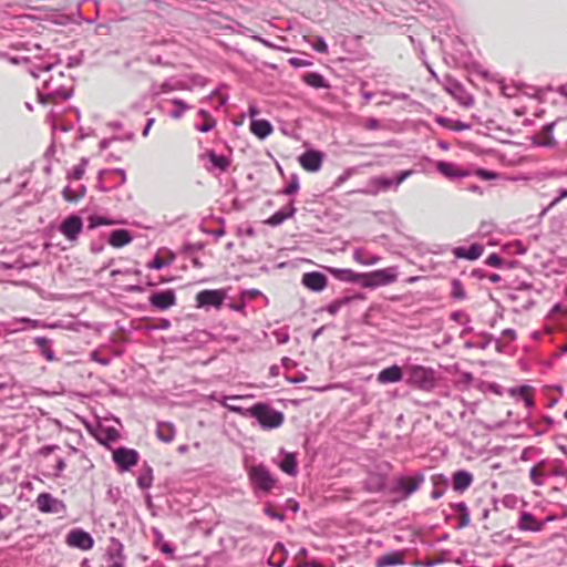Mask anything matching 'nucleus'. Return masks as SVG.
<instances>
[{"label":"nucleus","instance_id":"nucleus-1","mask_svg":"<svg viewBox=\"0 0 567 567\" xmlns=\"http://www.w3.org/2000/svg\"><path fill=\"white\" fill-rule=\"evenodd\" d=\"M29 72L42 83L38 89L39 101L43 104L51 100H66L71 95V79L60 69V65L53 62L40 61L33 63Z\"/></svg>","mask_w":567,"mask_h":567},{"label":"nucleus","instance_id":"nucleus-2","mask_svg":"<svg viewBox=\"0 0 567 567\" xmlns=\"http://www.w3.org/2000/svg\"><path fill=\"white\" fill-rule=\"evenodd\" d=\"M231 412L238 413L243 416L255 417L259 425L265 430L279 427L285 420L284 413L269 406L267 403H257L251 408H230Z\"/></svg>","mask_w":567,"mask_h":567},{"label":"nucleus","instance_id":"nucleus-3","mask_svg":"<svg viewBox=\"0 0 567 567\" xmlns=\"http://www.w3.org/2000/svg\"><path fill=\"white\" fill-rule=\"evenodd\" d=\"M247 473L255 493L268 494L277 484V480L264 464L249 466Z\"/></svg>","mask_w":567,"mask_h":567},{"label":"nucleus","instance_id":"nucleus-4","mask_svg":"<svg viewBox=\"0 0 567 567\" xmlns=\"http://www.w3.org/2000/svg\"><path fill=\"white\" fill-rule=\"evenodd\" d=\"M396 269L394 267H389L385 269L363 274L361 286L363 288H375L379 286H386L394 282L396 280Z\"/></svg>","mask_w":567,"mask_h":567},{"label":"nucleus","instance_id":"nucleus-5","mask_svg":"<svg viewBox=\"0 0 567 567\" xmlns=\"http://www.w3.org/2000/svg\"><path fill=\"white\" fill-rule=\"evenodd\" d=\"M408 383L422 390H429L434 384L433 371L422 365H411L406 370Z\"/></svg>","mask_w":567,"mask_h":567},{"label":"nucleus","instance_id":"nucleus-6","mask_svg":"<svg viewBox=\"0 0 567 567\" xmlns=\"http://www.w3.org/2000/svg\"><path fill=\"white\" fill-rule=\"evenodd\" d=\"M423 482L424 475L422 473H417L412 477L402 476L394 481L393 492L399 493L402 498H408L419 489Z\"/></svg>","mask_w":567,"mask_h":567},{"label":"nucleus","instance_id":"nucleus-7","mask_svg":"<svg viewBox=\"0 0 567 567\" xmlns=\"http://www.w3.org/2000/svg\"><path fill=\"white\" fill-rule=\"evenodd\" d=\"M35 505L41 513L47 514H61L65 513V504L53 497L50 493H41L35 499Z\"/></svg>","mask_w":567,"mask_h":567},{"label":"nucleus","instance_id":"nucleus-8","mask_svg":"<svg viewBox=\"0 0 567 567\" xmlns=\"http://www.w3.org/2000/svg\"><path fill=\"white\" fill-rule=\"evenodd\" d=\"M105 557L109 563L107 567H125L124 546L117 538L112 537L110 539Z\"/></svg>","mask_w":567,"mask_h":567},{"label":"nucleus","instance_id":"nucleus-9","mask_svg":"<svg viewBox=\"0 0 567 567\" xmlns=\"http://www.w3.org/2000/svg\"><path fill=\"white\" fill-rule=\"evenodd\" d=\"M83 229V220L78 215H70L59 226L60 233L69 240L75 241Z\"/></svg>","mask_w":567,"mask_h":567},{"label":"nucleus","instance_id":"nucleus-10","mask_svg":"<svg viewBox=\"0 0 567 567\" xmlns=\"http://www.w3.org/2000/svg\"><path fill=\"white\" fill-rule=\"evenodd\" d=\"M113 461L117 465L120 472H125L137 463L138 453L132 449L118 447L113 451Z\"/></svg>","mask_w":567,"mask_h":567},{"label":"nucleus","instance_id":"nucleus-11","mask_svg":"<svg viewBox=\"0 0 567 567\" xmlns=\"http://www.w3.org/2000/svg\"><path fill=\"white\" fill-rule=\"evenodd\" d=\"M148 302L157 310H167L176 305V293L173 289L156 291L148 297Z\"/></svg>","mask_w":567,"mask_h":567},{"label":"nucleus","instance_id":"nucleus-12","mask_svg":"<svg viewBox=\"0 0 567 567\" xmlns=\"http://www.w3.org/2000/svg\"><path fill=\"white\" fill-rule=\"evenodd\" d=\"M66 544L70 547L79 548L82 550L91 549L94 545L92 536L80 528L72 529L66 536Z\"/></svg>","mask_w":567,"mask_h":567},{"label":"nucleus","instance_id":"nucleus-13","mask_svg":"<svg viewBox=\"0 0 567 567\" xmlns=\"http://www.w3.org/2000/svg\"><path fill=\"white\" fill-rule=\"evenodd\" d=\"M225 299L223 290H203L196 295L197 307L220 308Z\"/></svg>","mask_w":567,"mask_h":567},{"label":"nucleus","instance_id":"nucleus-14","mask_svg":"<svg viewBox=\"0 0 567 567\" xmlns=\"http://www.w3.org/2000/svg\"><path fill=\"white\" fill-rule=\"evenodd\" d=\"M323 155L320 151L308 150L299 156L301 167L308 172H318L322 166Z\"/></svg>","mask_w":567,"mask_h":567},{"label":"nucleus","instance_id":"nucleus-15","mask_svg":"<svg viewBox=\"0 0 567 567\" xmlns=\"http://www.w3.org/2000/svg\"><path fill=\"white\" fill-rule=\"evenodd\" d=\"M302 285L312 291H321L327 287V277L318 271L306 272L302 276Z\"/></svg>","mask_w":567,"mask_h":567},{"label":"nucleus","instance_id":"nucleus-16","mask_svg":"<svg viewBox=\"0 0 567 567\" xmlns=\"http://www.w3.org/2000/svg\"><path fill=\"white\" fill-rule=\"evenodd\" d=\"M403 378L402 369L399 365H391L381 370L377 377V380L381 384L395 383L401 381Z\"/></svg>","mask_w":567,"mask_h":567},{"label":"nucleus","instance_id":"nucleus-17","mask_svg":"<svg viewBox=\"0 0 567 567\" xmlns=\"http://www.w3.org/2000/svg\"><path fill=\"white\" fill-rule=\"evenodd\" d=\"M280 454L282 455V458L278 464L279 468L284 473H286L290 476H296L297 472H298V470H297L298 463H297L296 454L286 452L284 450L280 451Z\"/></svg>","mask_w":567,"mask_h":567},{"label":"nucleus","instance_id":"nucleus-18","mask_svg":"<svg viewBox=\"0 0 567 567\" xmlns=\"http://www.w3.org/2000/svg\"><path fill=\"white\" fill-rule=\"evenodd\" d=\"M473 483V475L465 471L460 470L453 474V488L455 492L463 493Z\"/></svg>","mask_w":567,"mask_h":567},{"label":"nucleus","instance_id":"nucleus-19","mask_svg":"<svg viewBox=\"0 0 567 567\" xmlns=\"http://www.w3.org/2000/svg\"><path fill=\"white\" fill-rule=\"evenodd\" d=\"M328 271L338 280L346 282H358L361 285L363 274H357L351 269L328 268Z\"/></svg>","mask_w":567,"mask_h":567},{"label":"nucleus","instance_id":"nucleus-20","mask_svg":"<svg viewBox=\"0 0 567 567\" xmlns=\"http://www.w3.org/2000/svg\"><path fill=\"white\" fill-rule=\"evenodd\" d=\"M205 156L209 159L213 168L221 173L226 172L231 164V161L228 156L217 154L214 150L206 151Z\"/></svg>","mask_w":567,"mask_h":567},{"label":"nucleus","instance_id":"nucleus-21","mask_svg":"<svg viewBox=\"0 0 567 567\" xmlns=\"http://www.w3.org/2000/svg\"><path fill=\"white\" fill-rule=\"evenodd\" d=\"M404 563V554L403 551H391L385 555L380 556L375 560V567H390L398 566Z\"/></svg>","mask_w":567,"mask_h":567},{"label":"nucleus","instance_id":"nucleus-22","mask_svg":"<svg viewBox=\"0 0 567 567\" xmlns=\"http://www.w3.org/2000/svg\"><path fill=\"white\" fill-rule=\"evenodd\" d=\"M18 323H25L30 328H33V329H35V328H44L45 327V324L42 323L40 320L24 318V317L23 318L13 319V321L4 323V327L7 328L9 333H17L19 331L24 330L23 327H17Z\"/></svg>","mask_w":567,"mask_h":567},{"label":"nucleus","instance_id":"nucleus-23","mask_svg":"<svg viewBox=\"0 0 567 567\" xmlns=\"http://www.w3.org/2000/svg\"><path fill=\"white\" fill-rule=\"evenodd\" d=\"M133 240L131 233L126 229H115L110 234L109 244L115 248H121Z\"/></svg>","mask_w":567,"mask_h":567},{"label":"nucleus","instance_id":"nucleus-24","mask_svg":"<svg viewBox=\"0 0 567 567\" xmlns=\"http://www.w3.org/2000/svg\"><path fill=\"white\" fill-rule=\"evenodd\" d=\"M436 169L447 178L465 177L466 172L460 169L455 164L440 161L436 163Z\"/></svg>","mask_w":567,"mask_h":567},{"label":"nucleus","instance_id":"nucleus-25","mask_svg":"<svg viewBox=\"0 0 567 567\" xmlns=\"http://www.w3.org/2000/svg\"><path fill=\"white\" fill-rule=\"evenodd\" d=\"M295 213L296 208L293 207L292 203H290L287 207L276 212L271 217H269L267 224H269L270 226H279L286 219L292 217Z\"/></svg>","mask_w":567,"mask_h":567},{"label":"nucleus","instance_id":"nucleus-26","mask_svg":"<svg viewBox=\"0 0 567 567\" xmlns=\"http://www.w3.org/2000/svg\"><path fill=\"white\" fill-rule=\"evenodd\" d=\"M369 185L373 187L370 193L375 195L379 192H386L391 187H394V179L385 176H377L370 179Z\"/></svg>","mask_w":567,"mask_h":567},{"label":"nucleus","instance_id":"nucleus-27","mask_svg":"<svg viewBox=\"0 0 567 567\" xmlns=\"http://www.w3.org/2000/svg\"><path fill=\"white\" fill-rule=\"evenodd\" d=\"M97 441L103 445H109L111 443L116 442L120 439V433L114 427H103L101 426L96 434Z\"/></svg>","mask_w":567,"mask_h":567},{"label":"nucleus","instance_id":"nucleus-28","mask_svg":"<svg viewBox=\"0 0 567 567\" xmlns=\"http://www.w3.org/2000/svg\"><path fill=\"white\" fill-rule=\"evenodd\" d=\"M250 131L259 138L267 137L272 132V126L267 120H252Z\"/></svg>","mask_w":567,"mask_h":567},{"label":"nucleus","instance_id":"nucleus-29","mask_svg":"<svg viewBox=\"0 0 567 567\" xmlns=\"http://www.w3.org/2000/svg\"><path fill=\"white\" fill-rule=\"evenodd\" d=\"M156 435L159 441L164 443H169L173 441L175 436V427L172 423L168 422H159L156 429Z\"/></svg>","mask_w":567,"mask_h":567},{"label":"nucleus","instance_id":"nucleus-30","mask_svg":"<svg viewBox=\"0 0 567 567\" xmlns=\"http://www.w3.org/2000/svg\"><path fill=\"white\" fill-rule=\"evenodd\" d=\"M34 343L38 346L40 353L50 362L56 360L55 353L51 348V340L45 337L34 338Z\"/></svg>","mask_w":567,"mask_h":567},{"label":"nucleus","instance_id":"nucleus-31","mask_svg":"<svg viewBox=\"0 0 567 567\" xmlns=\"http://www.w3.org/2000/svg\"><path fill=\"white\" fill-rule=\"evenodd\" d=\"M353 259L363 266H372L378 264L381 257L378 255H369L363 248H357L353 251Z\"/></svg>","mask_w":567,"mask_h":567},{"label":"nucleus","instance_id":"nucleus-32","mask_svg":"<svg viewBox=\"0 0 567 567\" xmlns=\"http://www.w3.org/2000/svg\"><path fill=\"white\" fill-rule=\"evenodd\" d=\"M436 122L439 124H441L442 126L444 127H447L452 131H455V132H462V131H466V130H470L471 128V124L468 123H464L462 121H453V120H450L447 117H437L436 118Z\"/></svg>","mask_w":567,"mask_h":567},{"label":"nucleus","instance_id":"nucleus-33","mask_svg":"<svg viewBox=\"0 0 567 567\" xmlns=\"http://www.w3.org/2000/svg\"><path fill=\"white\" fill-rule=\"evenodd\" d=\"M153 483V470L151 466L145 465L137 477V485L142 489L150 488Z\"/></svg>","mask_w":567,"mask_h":567},{"label":"nucleus","instance_id":"nucleus-34","mask_svg":"<svg viewBox=\"0 0 567 567\" xmlns=\"http://www.w3.org/2000/svg\"><path fill=\"white\" fill-rule=\"evenodd\" d=\"M530 386L522 385L517 389L512 390L513 395H517L519 399H522L526 405V408L530 409L534 406V400L530 394Z\"/></svg>","mask_w":567,"mask_h":567},{"label":"nucleus","instance_id":"nucleus-35","mask_svg":"<svg viewBox=\"0 0 567 567\" xmlns=\"http://www.w3.org/2000/svg\"><path fill=\"white\" fill-rule=\"evenodd\" d=\"M303 81L306 84H308L311 87L320 89V87H327L324 78L317 72H309L303 75Z\"/></svg>","mask_w":567,"mask_h":567},{"label":"nucleus","instance_id":"nucleus-36","mask_svg":"<svg viewBox=\"0 0 567 567\" xmlns=\"http://www.w3.org/2000/svg\"><path fill=\"white\" fill-rule=\"evenodd\" d=\"M188 89H189V86L183 81H175V82L166 81L161 84L159 91L157 92V94L168 93V92L177 91V90H188Z\"/></svg>","mask_w":567,"mask_h":567},{"label":"nucleus","instance_id":"nucleus-37","mask_svg":"<svg viewBox=\"0 0 567 567\" xmlns=\"http://www.w3.org/2000/svg\"><path fill=\"white\" fill-rule=\"evenodd\" d=\"M84 193L85 187L83 185H80L78 190H74L71 187L66 186L62 192L63 198L68 202L79 200L84 195Z\"/></svg>","mask_w":567,"mask_h":567},{"label":"nucleus","instance_id":"nucleus-38","mask_svg":"<svg viewBox=\"0 0 567 567\" xmlns=\"http://www.w3.org/2000/svg\"><path fill=\"white\" fill-rule=\"evenodd\" d=\"M172 103L176 106V109L171 112V117L176 120L181 118L184 113L190 109V106L181 99H173Z\"/></svg>","mask_w":567,"mask_h":567},{"label":"nucleus","instance_id":"nucleus-39","mask_svg":"<svg viewBox=\"0 0 567 567\" xmlns=\"http://www.w3.org/2000/svg\"><path fill=\"white\" fill-rule=\"evenodd\" d=\"M351 297H343L340 299L334 300L330 305L327 306L326 310L331 315L334 316L338 313V311L346 305H348L351 301Z\"/></svg>","mask_w":567,"mask_h":567},{"label":"nucleus","instance_id":"nucleus-40","mask_svg":"<svg viewBox=\"0 0 567 567\" xmlns=\"http://www.w3.org/2000/svg\"><path fill=\"white\" fill-rule=\"evenodd\" d=\"M483 251H484V248H483L482 245H480V244H472L466 249L465 259H467V260H476V259H478L482 256Z\"/></svg>","mask_w":567,"mask_h":567},{"label":"nucleus","instance_id":"nucleus-41","mask_svg":"<svg viewBox=\"0 0 567 567\" xmlns=\"http://www.w3.org/2000/svg\"><path fill=\"white\" fill-rule=\"evenodd\" d=\"M542 464L533 466L529 471L530 481L535 486H542L544 484V473L540 472L539 467Z\"/></svg>","mask_w":567,"mask_h":567},{"label":"nucleus","instance_id":"nucleus-42","mask_svg":"<svg viewBox=\"0 0 567 567\" xmlns=\"http://www.w3.org/2000/svg\"><path fill=\"white\" fill-rule=\"evenodd\" d=\"M87 165V159L86 158H82L81 159V163L75 165L72 171L70 172L69 174V177L73 178V179H81L84 175V172H85V167Z\"/></svg>","mask_w":567,"mask_h":567},{"label":"nucleus","instance_id":"nucleus-43","mask_svg":"<svg viewBox=\"0 0 567 567\" xmlns=\"http://www.w3.org/2000/svg\"><path fill=\"white\" fill-rule=\"evenodd\" d=\"M452 297L454 299H458V300H462L465 298V291L463 289V286L462 284L460 282V280H453L452 281V292H451Z\"/></svg>","mask_w":567,"mask_h":567},{"label":"nucleus","instance_id":"nucleus-44","mask_svg":"<svg viewBox=\"0 0 567 567\" xmlns=\"http://www.w3.org/2000/svg\"><path fill=\"white\" fill-rule=\"evenodd\" d=\"M299 189V178L297 175H292L290 178V182L286 186V188L282 190L285 195H293Z\"/></svg>","mask_w":567,"mask_h":567},{"label":"nucleus","instance_id":"nucleus-45","mask_svg":"<svg viewBox=\"0 0 567 567\" xmlns=\"http://www.w3.org/2000/svg\"><path fill=\"white\" fill-rule=\"evenodd\" d=\"M112 224H113L112 220L106 219L105 217H101V216H91L89 218V227L90 228H96L102 225H112Z\"/></svg>","mask_w":567,"mask_h":567},{"label":"nucleus","instance_id":"nucleus-46","mask_svg":"<svg viewBox=\"0 0 567 567\" xmlns=\"http://www.w3.org/2000/svg\"><path fill=\"white\" fill-rule=\"evenodd\" d=\"M312 49L319 53H327L328 52V45L324 41V39L320 35H317L315 38V41L312 43Z\"/></svg>","mask_w":567,"mask_h":567},{"label":"nucleus","instance_id":"nucleus-47","mask_svg":"<svg viewBox=\"0 0 567 567\" xmlns=\"http://www.w3.org/2000/svg\"><path fill=\"white\" fill-rule=\"evenodd\" d=\"M240 395H223L220 399H216L223 406L231 411L230 408H238L237 405L229 404L228 401L240 400Z\"/></svg>","mask_w":567,"mask_h":567},{"label":"nucleus","instance_id":"nucleus-48","mask_svg":"<svg viewBox=\"0 0 567 567\" xmlns=\"http://www.w3.org/2000/svg\"><path fill=\"white\" fill-rule=\"evenodd\" d=\"M355 169L350 167L347 168L334 182V187H340L346 181H348L353 174Z\"/></svg>","mask_w":567,"mask_h":567},{"label":"nucleus","instance_id":"nucleus-49","mask_svg":"<svg viewBox=\"0 0 567 567\" xmlns=\"http://www.w3.org/2000/svg\"><path fill=\"white\" fill-rule=\"evenodd\" d=\"M414 172L412 169L399 172L394 179V188L396 189L408 177H410Z\"/></svg>","mask_w":567,"mask_h":567},{"label":"nucleus","instance_id":"nucleus-50","mask_svg":"<svg viewBox=\"0 0 567 567\" xmlns=\"http://www.w3.org/2000/svg\"><path fill=\"white\" fill-rule=\"evenodd\" d=\"M215 125L216 121L212 116H208V118H205V122L203 124L197 126V130L199 132L206 133L212 131L215 127Z\"/></svg>","mask_w":567,"mask_h":567},{"label":"nucleus","instance_id":"nucleus-51","mask_svg":"<svg viewBox=\"0 0 567 567\" xmlns=\"http://www.w3.org/2000/svg\"><path fill=\"white\" fill-rule=\"evenodd\" d=\"M264 513H265V515H267L268 517H270L272 519H277L280 522H282L285 519V515L275 511L270 505H267L264 508Z\"/></svg>","mask_w":567,"mask_h":567},{"label":"nucleus","instance_id":"nucleus-52","mask_svg":"<svg viewBox=\"0 0 567 567\" xmlns=\"http://www.w3.org/2000/svg\"><path fill=\"white\" fill-rule=\"evenodd\" d=\"M567 197V189H560L557 197H555L547 208L544 209V214L548 212L550 208L555 207L561 199Z\"/></svg>","mask_w":567,"mask_h":567},{"label":"nucleus","instance_id":"nucleus-53","mask_svg":"<svg viewBox=\"0 0 567 567\" xmlns=\"http://www.w3.org/2000/svg\"><path fill=\"white\" fill-rule=\"evenodd\" d=\"M476 174H477V176H480L481 178H483L485 181L495 179L497 177V174L495 172L483 169V168L477 169Z\"/></svg>","mask_w":567,"mask_h":567},{"label":"nucleus","instance_id":"nucleus-54","mask_svg":"<svg viewBox=\"0 0 567 567\" xmlns=\"http://www.w3.org/2000/svg\"><path fill=\"white\" fill-rule=\"evenodd\" d=\"M91 359H92V361L97 362L101 365H109L110 364V359L106 358V357L100 355V353L97 351H93L91 353Z\"/></svg>","mask_w":567,"mask_h":567},{"label":"nucleus","instance_id":"nucleus-55","mask_svg":"<svg viewBox=\"0 0 567 567\" xmlns=\"http://www.w3.org/2000/svg\"><path fill=\"white\" fill-rule=\"evenodd\" d=\"M364 127L369 131H375L380 128V122L379 120L374 117H369L364 122Z\"/></svg>","mask_w":567,"mask_h":567},{"label":"nucleus","instance_id":"nucleus-56","mask_svg":"<svg viewBox=\"0 0 567 567\" xmlns=\"http://www.w3.org/2000/svg\"><path fill=\"white\" fill-rule=\"evenodd\" d=\"M165 266L166 262L159 256H155V258L147 265L150 269H162Z\"/></svg>","mask_w":567,"mask_h":567},{"label":"nucleus","instance_id":"nucleus-57","mask_svg":"<svg viewBox=\"0 0 567 567\" xmlns=\"http://www.w3.org/2000/svg\"><path fill=\"white\" fill-rule=\"evenodd\" d=\"M502 262L503 259L497 254H492L486 259V264L493 267H499Z\"/></svg>","mask_w":567,"mask_h":567},{"label":"nucleus","instance_id":"nucleus-58","mask_svg":"<svg viewBox=\"0 0 567 567\" xmlns=\"http://www.w3.org/2000/svg\"><path fill=\"white\" fill-rule=\"evenodd\" d=\"M289 63H290V65H292L295 68L309 66L311 64V62H309L307 60L299 59V58H291L289 60Z\"/></svg>","mask_w":567,"mask_h":567},{"label":"nucleus","instance_id":"nucleus-59","mask_svg":"<svg viewBox=\"0 0 567 567\" xmlns=\"http://www.w3.org/2000/svg\"><path fill=\"white\" fill-rule=\"evenodd\" d=\"M434 485H436L435 482H434ZM444 493H445V488L444 487L435 486V488L431 493V497L433 499H439V498H441L444 495Z\"/></svg>","mask_w":567,"mask_h":567},{"label":"nucleus","instance_id":"nucleus-60","mask_svg":"<svg viewBox=\"0 0 567 567\" xmlns=\"http://www.w3.org/2000/svg\"><path fill=\"white\" fill-rule=\"evenodd\" d=\"M269 565L274 567H282L285 563V557H281L279 559H275V555H271L269 558Z\"/></svg>","mask_w":567,"mask_h":567},{"label":"nucleus","instance_id":"nucleus-61","mask_svg":"<svg viewBox=\"0 0 567 567\" xmlns=\"http://www.w3.org/2000/svg\"><path fill=\"white\" fill-rule=\"evenodd\" d=\"M453 254L456 258H462V259H465V256H466V248L464 247H455L453 249Z\"/></svg>","mask_w":567,"mask_h":567},{"label":"nucleus","instance_id":"nucleus-62","mask_svg":"<svg viewBox=\"0 0 567 567\" xmlns=\"http://www.w3.org/2000/svg\"><path fill=\"white\" fill-rule=\"evenodd\" d=\"M456 512H458L461 515L468 513L467 505L464 502H460L453 506Z\"/></svg>","mask_w":567,"mask_h":567},{"label":"nucleus","instance_id":"nucleus-63","mask_svg":"<svg viewBox=\"0 0 567 567\" xmlns=\"http://www.w3.org/2000/svg\"><path fill=\"white\" fill-rule=\"evenodd\" d=\"M502 334H503L504 338H506L508 340H515L516 339V332H515V330H513L511 328L503 330Z\"/></svg>","mask_w":567,"mask_h":567},{"label":"nucleus","instance_id":"nucleus-64","mask_svg":"<svg viewBox=\"0 0 567 567\" xmlns=\"http://www.w3.org/2000/svg\"><path fill=\"white\" fill-rule=\"evenodd\" d=\"M113 174L118 176L120 184H124L126 182V174H125L124 169L116 168L113 171Z\"/></svg>","mask_w":567,"mask_h":567}]
</instances>
